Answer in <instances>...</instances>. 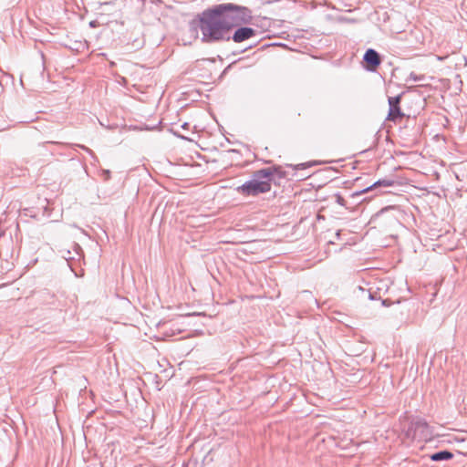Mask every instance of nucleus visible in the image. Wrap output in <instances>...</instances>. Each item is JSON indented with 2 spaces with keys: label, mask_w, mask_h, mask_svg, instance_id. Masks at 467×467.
<instances>
[{
  "label": "nucleus",
  "mask_w": 467,
  "mask_h": 467,
  "mask_svg": "<svg viewBox=\"0 0 467 467\" xmlns=\"http://www.w3.org/2000/svg\"><path fill=\"white\" fill-rule=\"evenodd\" d=\"M272 174L270 169H263L256 171L252 180L238 187V192L245 195H257L269 192L271 189Z\"/></svg>",
  "instance_id": "f03ea898"
},
{
  "label": "nucleus",
  "mask_w": 467,
  "mask_h": 467,
  "mask_svg": "<svg viewBox=\"0 0 467 467\" xmlns=\"http://www.w3.org/2000/svg\"><path fill=\"white\" fill-rule=\"evenodd\" d=\"M381 185H383V186H390L391 182L389 181H379V182H375L371 187L366 189L365 192L369 191L373 187L381 186Z\"/></svg>",
  "instance_id": "0eeeda50"
},
{
  "label": "nucleus",
  "mask_w": 467,
  "mask_h": 467,
  "mask_svg": "<svg viewBox=\"0 0 467 467\" xmlns=\"http://www.w3.org/2000/svg\"><path fill=\"white\" fill-rule=\"evenodd\" d=\"M103 172H104V173H105V175H106V179H108V178H109V171L106 170V171H104Z\"/></svg>",
  "instance_id": "1a4fd4ad"
},
{
  "label": "nucleus",
  "mask_w": 467,
  "mask_h": 467,
  "mask_svg": "<svg viewBox=\"0 0 467 467\" xmlns=\"http://www.w3.org/2000/svg\"><path fill=\"white\" fill-rule=\"evenodd\" d=\"M400 101V96L389 98V106H399Z\"/></svg>",
  "instance_id": "6e6552de"
},
{
  "label": "nucleus",
  "mask_w": 467,
  "mask_h": 467,
  "mask_svg": "<svg viewBox=\"0 0 467 467\" xmlns=\"http://www.w3.org/2000/svg\"><path fill=\"white\" fill-rule=\"evenodd\" d=\"M364 60L373 68L380 64L379 54L374 49H368L364 55Z\"/></svg>",
  "instance_id": "20e7f679"
},
{
  "label": "nucleus",
  "mask_w": 467,
  "mask_h": 467,
  "mask_svg": "<svg viewBox=\"0 0 467 467\" xmlns=\"http://www.w3.org/2000/svg\"><path fill=\"white\" fill-rule=\"evenodd\" d=\"M254 34L255 31L251 27H241L234 32L233 40L236 43H240L254 36Z\"/></svg>",
  "instance_id": "7ed1b4c3"
},
{
  "label": "nucleus",
  "mask_w": 467,
  "mask_h": 467,
  "mask_svg": "<svg viewBox=\"0 0 467 467\" xmlns=\"http://www.w3.org/2000/svg\"><path fill=\"white\" fill-rule=\"evenodd\" d=\"M452 458V454L450 451H442L431 455V459L434 462L446 461Z\"/></svg>",
  "instance_id": "39448f33"
},
{
  "label": "nucleus",
  "mask_w": 467,
  "mask_h": 467,
  "mask_svg": "<svg viewBox=\"0 0 467 467\" xmlns=\"http://www.w3.org/2000/svg\"><path fill=\"white\" fill-rule=\"evenodd\" d=\"M401 117L402 113L400 111V106H389L388 119L395 121L397 119Z\"/></svg>",
  "instance_id": "423d86ee"
},
{
  "label": "nucleus",
  "mask_w": 467,
  "mask_h": 467,
  "mask_svg": "<svg viewBox=\"0 0 467 467\" xmlns=\"http://www.w3.org/2000/svg\"><path fill=\"white\" fill-rule=\"evenodd\" d=\"M234 9H237V7L232 4H225L202 13L200 28L203 41L229 39L226 35L232 27L238 24Z\"/></svg>",
  "instance_id": "f257e3e1"
}]
</instances>
